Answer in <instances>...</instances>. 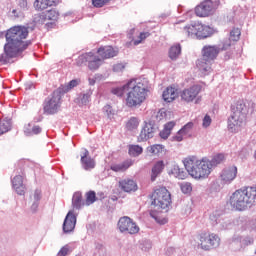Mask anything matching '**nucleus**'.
<instances>
[{
  "label": "nucleus",
  "instance_id": "47",
  "mask_svg": "<svg viewBox=\"0 0 256 256\" xmlns=\"http://www.w3.org/2000/svg\"><path fill=\"white\" fill-rule=\"evenodd\" d=\"M193 190V187L191 186V183L189 182H185L181 184V191L182 193H191V191Z\"/></svg>",
  "mask_w": 256,
  "mask_h": 256
},
{
  "label": "nucleus",
  "instance_id": "18",
  "mask_svg": "<svg viewBox=\"0 0 256 256\" xmlns=\"http://www.w3.org/2000/svg\"><path fill=\"white\" fill-rule=\"evenodd\" d=\"M80 163L84 171H91L96 165L95 159L91 158V156L89 155V150L87 149H84L82 151Z\"/></svg>",
  "mask_w": 256,
  "mask_h": 256
},
{
  "label": "nucleus",
  "instance_id": "12",
  "mask_svg": "<svg viewBox=\"0 0 256 256\" xmlns=\"http://www.w3.org/2000/svg\"><path fill=\"white\" fill-rule=\"evenodd\" d=\"M221 5V2L219 0L211 1V0H205L202 3H200L195 8V13L197 17H209V15H213L215 11H217V8Z\"/></svg>",
  "mask_w": 256,
  "mask_h": 256
},
{
  "label": "nucleus",
  "instance_id": "58",
  "mask_svg": "<svg viewBox=\"0 0 256 256\" xmlns=\"http://www.w3.org/2000/svg\"><path fill=\"white\" fill-rule=\"evenodd\" d=\"M95 248L98 249V251H101V249H103V245L99 242L95 243Z\"/></svg>",
  "mask_w": 256,
  "mask_h": 256
},
{
  "label": "nucleus",
  "instance_id": "26",
  "mask_svg": "<svg viewBox=\"0 0 256 256\" xmlns=\"http://www.w3.org/2000/svg\"><path fill=\"white\" fill-rule=\"evenodd\" d=\"M210 220L212 221V225H216L218 231H225V229H229V225H231L228 221L217 220L215 215H210Z\"/></svg>",
  "mask_w": 256,
  "mask_h": 256
},
{
  "label": "nucleus",
  "instance_id": "50",
  "mask_svg": "<svg viewBox=\"0 0 256 256\" xmlns=\"http://www.w3.org/2000/svg\"><path fill=\"white\" fill-rule=\"evenodd\" d=\"M124 70H125V64L123 63H118L113 66V71L115 73H121Z\"/></svg>",
  "mask_w": 256,
  "mask_h": 256
},
{
  "label": "nucleus",
  "instance_id": "31",
  "mask_svg": "<svg viewBox=\"0 0 256 256\" xmlns=\"http://www.w3.org/2000/svg\"><path fill=\"white\" fill-rule=\"evenodd\" d=\"M11 131V120L10 119H4L0 121V135H4V133H7Z\"/></svg>",
  "mask_w": 256,
  "mask_h": 256
},
{
  "label": "nucleus",
  "instance_id": "51",
  "mask_svg": "<svg viewBox=\"0 0 256 256\" xmlns=\"http://www.w3.org/2000/svg\"><path fill=\"white\" fill-rule=\"evenodd\" d=\"M18 6L20 7L21 11H27L29 9V3L27 0H20Z\"/></svg>",
  "mask_w": 256,
  "mask_h": 256
},
{
  "label": "nucleus",
  "instance_id": "35",
  "mask_svg": "<svg viewBox=\"0 0 256 256\" xmlns=\"http://www.w3.org/2000/svg\"><path fill=\"white\" fill-rule=\"evenodd\" d=\"M171 173L176 177V179H185V177H187V173H185L183 169L179 168V166H174Z\"/></svg>",
  "mask_w": 256,
  "mask_h": 256
},
{
  "label": "nucleus",
  "instance_id": "28",
  "mask_svg": "<svg viewBox=\"0 0 256 256\" xmlns=\"http://www.w3.org/2000/svg\"><path fill=\"white\" fill-rule=\"evenodd\" d=\"M179 55H181V45L176 44V45L171 46V48L169 50V58L172 61H177V59H179Z\"/></svg>",
  "mask_w": 256,
  "mask_h": 256
},
{
  "label": "nucleus",
  "instance_id": "38",
  "mask_svg": "<svg viewBox=\"0 0 256 256\" xmlns=\"http://www.w3.org/2000/svg\"><path fill=\"white\" fill-rule=\"evenodd\" d=\"M33 204L31 206V209L35 212L37 211V208L39 207V201H41V190H35L33 195Z\"/></svg>",
  "mask_w": 256,
  "mask_h": 256
},
{
  "label": "nucleus",
  "instance_id": "43",
  "mask_svg": "<svg viewBox=\"0 0 256 256\" xmlns=\"http://www.w3.org/2000/svg\"><path fill=\"white\" fill-rule=\"evenodd\" d=\"M103 112L108 117V119H113V117H115V109H113L111 105L104 106Z\"/></svg>",
  "mask_w": 256,
  "mask_h": 256
},
{
  "label": "nucleus",
  "instance_id": "44",
  "mask_svg": "<svg viewBox=\"0 0 256 256\" xmlns=\"http://www.w3.org/2000/svg\"><path fill=\"white\" fill-rule=\"evenodd\" d=\"M194 126H195V124L193 122H188L186 125H184L180 129V133H183L184 135H189V133H191V131H193Z\"/></svg>",
  "mask_w": 256,
  "mask_h": 256
},
{
  "label": "nucleus",
  "instance_id": "20",
  "mask_svg": "<svg viewBox=\"0 0 256 256\" xmlns=\"http://www.w3.org/2000/svg\"><path fill=\"white\" fill-rule=\"evenodd\" d=\"M12 187L16 191L17 195H25V184H23V176L16 175L12 179Z\"/></svg>",
  "mask_w": 256,
  "mask_h": 256
},
{
  "label": "nucleus",
  "instance_id": "61",
  "mask_svg": "<svg viewBox=\"0 0 256 256\" xmlns=\"http://www.w3.org/2000/svg\"><path fill=\"white\" fill-rule=\"evenodd\" d=\"M88 81H89V85H95L96 83L95 78H89Z\"/></svg>",
  "mask_w": 256,
  "mask_h": 256
},
{
  "label": "nucleus",
  "instance_id": "16",
  "mask_svg": "<svg viewBox=\"0 0 256 256\" xmlns=\"http://www.w3.org/2000/svg\"><path fill=\"white\" fill-rule=\"evenodd\" d=\"M75 225H77V216L73 212V210H70L63 222V233H73L75 231Z\"/></svg>",
  "mask_w": 256,
  "mask_h": 256
},
{
  "label": "nucleus",
  "instance_id": "34",
  "mask_svg": "<svg viewBox=\"0 0 256 256\" xmlns=\"http://www.w3.org/2000/svg\"><path fill=\"white\" fill-rule=\"evenodd\" d=\"M141 153H143V147H141L139 145H130L129 146V155H131V157H139V155H141Z\"/></svg>",
  "mask_w": 256,
  "mask_h": 256
},
{
  "label": "nucleus",
  "instance_id": "63",
  "mask_svg": "<svg viewBox=\"0 0 256 256\" xmlns=\"http://www.w3.org/2000/svg\"><path fill=\"white\" fill-rule=\"evenodd\" d=\"M254 158L256 159V150H255V152H254Z\"/></svg>",
  "mask_w": 256,
  "mask_h": 256
},
{
  "label": "nucleus",
  "instance_id": "23",
  "mask_svg": "<svg viewBox=\"0 0 256 256\" xmlns=\"http://www.w3.org/2000/svg\"><path fill=\"white\" fill-rule=\"evenodd\" d=\"M85 201H83V194L81 192L74 193L72 197V207L79 211L82 207H85Z\"/></svg>",
  "mask_w": 256,
  "mask_h": 256
},
{
  "label": "nucleus",
  "instance_id": "45",
  "mask_svg": "<svg viewBox=\"0 0 256 256\" xmlns=\"http://www.w3.org/2000/svg\"><path fill=\"white\" fill-rule=\"evenodd\" d=\"M149 35H151L149 32H141L138 39L134 40V45H141V43H143V41H145Z\"/></svg>",
  "mask_w": 256,
  "mask_h": 256
},
{
  "label": "nucleus",
  "instance_id": "49",
  "mask_svg": "<svg viewBox=\"0 0 256 256\" xmlns=\"http://www.w3.org/2000/svg\"><path fill=\"white\" fill-rule=\"evenodd\" d=\"M150 216L152 217V219H155L156 223H159L160 225H165V223H167V219L163 218H159L157 215H155V212H150Z\"/></svg>",
  "mask_w": 256,
  "mask_h": 256
},
{
  "label": "nucleus",
  "instance_id": "60",
  "mask_svg": "<svg viewBox=\"0 0 256 256\" xmlns=\"http://www.w3.org/2000/svg\"><path fill=\"white\" fill-rule=\"evenodd\" d=\"M249 225L252 227L253 231H256V221H251Z\"/></svg>",
  "mask_w": 256,
  "mask_h": 256
},
{
  "label": "nucleus",
  "instance_id": "10",
  "mask_svg": "<svg viewBox=\"0 0 256 256\" xmlns=\"http://www.w3.org/2000/svg\"><path fill=\"white\" fill-rule=\"evenodd\" d=\"M61 107V90H55L44 102V113L55 115Z\"/></svg>",
  "mask_w": 256,
  "mask_h": 256
},
{
  "label": "nucleus",
  "instance_id": "42",
  "mask_svg": "<svg viewBox=\"0 0 256 256\" xmlns=\"http://www.w3.org/2000/svg\"><path fill=\"white\" fill-rule=\"evenodd\" d=\"M162 150L163 146L160 144H155L147 148L148 153H151V155H158V153H161Z\"/></svg>",
  "mask_w": 256,
  "mask_h": 256
},
{
  "label": "nucleus",
  "instance_id": "7",
  "mask_svg": "<svg viewBox=\"0 0 256 256\" xmlns=\"http://www.w3.org/2000/svg\"><path fill=\"white\" fill-rule=\"evenodd\" d=\"M97 53L102 58H99L93 54V52H89L78 57V64L88 63L89 69H91V71H96L98 67L103 65V59H111L113 57H117L118 52L112 46H104L100 47Z\"/></svg>",
  "mask_w": 256,
  "mask_h": 256
},
{
  "label": "nucleus",
  "instance_id": "13",
  "mask_svg": "<svg viewBox=\"0 0 256 256\" xmlns=\"http://www.w3.org/2000/svg\"><path fill=\"white\" fill-rule=\"evenodd\" d=\"M118 229L121 233H129L130 235H135L139 233V226L137 223L133 222L131 218L124 216L118 221Z\"/></svg>",
  "mask_w": 256,
  "mask_h": 256
},
{
  "label": "nucleus",
  "instance_id": "39",
  "mask_svg": "<svg viewBox=\"0 0 256 256\" xmlns=\"http://www.w3.org/2000/svg\"><path fill=\"white\" fill-rule=\"evenodd\" d=\"M97 201V195L95 194V191H89L86 193V200L85 205L89 207V205H93Z\"/></svg>",
  "mask_w": 256,
  "mask_h": 256
},
{
  "label": "nucleus",
  "instance_id": "2",
  "mask_svg": "<svg viewBox=\"0 0 256 256\" xmlns=\"http://www.w3.org/2000/svg\"><path fill=\"white\" fill-rule=\"evenodd\" d=\"M229 47H231L230 42L219 45H205L202 48V58L196 61V67L203 77L211 73V62L217 59V55H219L221 51H227Z\"/></svg>",
  "mask_w": 256,
  "mask_h": 256
},
{
  "label": "nucleus",
  "instance_id": "41",
  "mask_svg": "<svg viewBox=\"0 0 256 256\" xmlns=\"http://www.w3.org/2000/svg\"><path fill=\"white\" fill-rule=\"evenodd\" d=\"M73 252V247L71 245L66 244L64 245L59 252L57 253V256H67L70 255Z\"/></svg>",
  "mask_w": 256,
  "mask_h": 256
},
{
  "label": "nucleus",
  "instance_id": "56",
  "mask_svg": "<svg viewBox=\"0 0 256 256\" xmlns=\"http://www.w3.org/2000/svg\"><path fill=\"white\" fill-rule=\"evenodd\" d=\"M42 129L37 126V125H34L33 127V130H32V135H39V133H41Z\"/></svg>",
  "mask_w": 256,
  "mask_h": 256
},
{
  "label": "nucleus",
  "instance_id": "30",
  "mask_svg": "<svg viewBox=\"0 0 256 256\" xmlns=\"http://www.w3.org/2000/svg\"><path fill=\"white\" fill-rule=\"evenodd\" d=\"M129 82H127L125 85L121 86V87H116L112 89V93L113 95H117V97H123V95H125V93L129 91Z\"/></svg>",
  "mask_w": 256,
  "mask_h": 256
},
{
  "label": "nucleus",
  "instance_id": "3",
  "mask_svg": "<svg viewBox=\"0 0 256 256\" xmlns=\"http://www.w3.org/2000/svg\"><path fill=\"white\" fill-rule=\"evenodd\" d=\"M147 80L132 79L128 81V92L126 94L127 107H141L147 99Z\"/></svg>",
  "mask_w": 256,
  "mask_h": 256
},
{
  "label": "nucleus",
  "instance_id": "24",
  "mask_svg": "<svg viewBox=\"0 0 256 256\" xmlns=\"http://www.w3.org/2000/svg\"><path fill=\"white\" fill-rule=\"evenodd\" d=\"M165 169V162L163 160H160L155 163V165L152 168V174H151V181H155L161 173H163V170Z\"/></svg>",
  "mask_w": 256,
  "mask_h": 256
},
{
  "label": "nucleus",
  "instance_id": "52",
  "mask_svg": "<svg viewBox=\"0 0 256 256\" xmlns=\"http://www.w3.org/2000/svg\"><path fill=\"white\" fill-rule=\"evenodd\" d=\"M183 137H185V135L183 134V132H181V130H179L177 134L173 137V140L181 143V141H183Z\"/></svg>",
  "mask_w": 256,
  "mask_h": 256
},
{
  "label": "nucleus",
  "instance_id": "59",
  "mask_svg": "<svg viewBox=\"0 0 256 256\" xmlns=\"http://www.w3.org/2000/svg\"><path fill=\"white\" fill-rule=\"evenodd\" d=\"M26 89H33V82H27L25 84Z\"/></svg>",
  "mask_w": 256,
  "mask_h": 256
},
{
  "label": "nucleus",
  "instance_id": "27",
  "mask_svg": "<svg viewBox=\"0 0 256 256\" xmlns=\"http://www.w3.org/2000/svg\"><path fill=\"white\" fill-rule=\"evenodd\" d=\"M79 83H81V80H78V79L71 80L68 84L61 85L58 91H60V94L69 93V91H71V89H75V87H77Z\"/></svg>",
  "mask_w": 256,
  "mask_h": 256
},
{
  "label": "nucleus",
  "instance_id": "40",
  "mask_svg": "<svg viewBox=\"0 0 256 256\" xmlns=\"http://www.w3.org/2000/svg\"><path fill=\"white\" fill-rule=\"evenodd\" d=\"M137 127H139V119H137L136 117L130 118L126 124V128L128 129V131H135Z\"/></svg>",
  "mask_w": 256,
  "mask_h": 256
},
{
  "label": "nucleus",
  "instance_id": "11",
  "mask_svg": "<svg viewBox=\"0 0 256 256\" xmlns=\"http://www.w3.org/2000/svg\"><path fill=\"white\" fill-rule=\"evenodd\" d=\"M199 241L203 251H212V249H217L221 245V238L215 233L201 234Z\"/></svg>",
  "mask_w": 256,
  "mask_h": 256
},
{
  "label": "nucleus",
  "instance_id": "36",
  "mask_svg": "<svg viewBox=\"0 0 256 256\" xmlns=\"http://www.w3.org/2000/svg\"><path fill=\"white\" fill-rule=\"evenodd\" d=\"M46 16V21H57L59 19V12L57 10L52 9L44 12Z\"/></svg>",
  "mask_w": 256,
  "mask_h": 256
},
{
  "label": "nucleus",
  "instance_id": "4",
  "mask_svg": "<svg viewBox=\"0 0 256 256\" xmlns=\"http://www.w3.org/2000/svg\"><path fill=\"white\" fill-rule=\"evenodd\" d=\"M230 206L235 211H245L256 203V187H246L236 190L229 199Z\"/></svg>",
  "mask_w": 256,
  "mask_h": 256
},
{
  "label": "nucleus",
  "instance_id": "14",
  "mask_svg": "<svg viewBox=\"0 0 256 256\" xmlns=\"http://www.w3.org/2000/svg\"><path fill=\"white\" fill-rule=\"evenodd\" d=\"M155 133H157V127L153 122H145L141 132L138 136V141H148V139H153L155 137Z\"/></svg>",
  "mask_w": 256,
  "mask_h": 256
},
{
  "label": "nucleus",
  "instance_id": "48",
  "mask_svg": "<svg viewBox=\"0 0 256 256\" xmlns=\"http://www.w3.org/2000/svg\"><path fill=\"white\" fill-rule=\"evenodd\" d=\"M110 0H92V5L97 8L104 7V5H107Z\"/></svg>",
  "mask_w": 256,
  "mask_h": 256
},
{
  "label": "nucleus",
  "instance_id": "15",
  "mask_svg": "<svg viewBox=\"0 0 256 256\" xmlns=\"http://www.w3.org/2000/svg\"><path fill=\"white\" fill-rule=\"evenodd\" d=\"M199 93H201V86L194 85L188 89H184L181 92L180 97L182 101H185L186 103H192V101H195V99H197Z\"/></svg>",
  "mask_w": 256,
  "mask_h": 256
},
{
  "label": "nucleus",
  "instance_id": "46",
  "mask_svg": "<svg viewBox=\"0 0 256 256\" xmlns=\"http://www.w3.org/2000/svg\"><path fill=\"white\" fill-rule=\"evenodd\" d=\"M34 127L35 125H33L32 123H28L24 125V134L26 135V137H33Z\"/></svg>",
  "mask_w": 256,
  "mask_h": 256
},
{
  "label": "nucleus",
  "instance_id": "22",
  "mask_svg": "<svg viewBox=\"0 0 256 256\" xmlns=\"http://www.w3.org/2000/svg\"><path fill=\"white\" fill-rule=\"evenodd\" d=\"M133 165L132 160H125L122 163L119 164H113L110 166L111 171H114L115 173H123L129 169Z\"/></svg>",
  "mask_w": 256,
  "mask_h": 256
},
{
  "label": "nucleus",
  "instance_id": "64",
  "mask_svg": "<svg viewBox=\"0 0 256 256\" xmlns=\"http://www.w3.org/2000/svg\"><path fill=\"white\" fill-rule=\"evenodd\" d=\"M196 103H199V98H197Z\"/></svg>",
  "mask_w": 256,
  "mask_h": 256
},
{
  "label": "nucleus",
  "instance_id": "25",
  "mask_svg": "<svg viewBox=\"0 0 256 256\" xmlns=\"http://www.w3.org/2000/svg\"><path fill=\"white\" fill-rule=\"evenodd\" d=\"M58 2L59 0H36L34 6L36 7V9H40V11H43L48 7H53V5H57Z\"/></svg>",
  "mask_w": 256,
  "mask_h": 256
},
{
  "label": "nucleus",
  "instance_id": "6",
  "mask_svg": "<svg viewBox=\"0 0 256 256\" xmlns=\"http://www.w3.org/2000/svg\"><path fill=\"white\" fill-rule=\"evenodd\" d=\"M183 164L193 179H207L213 172L211 162L207 158L197 160L195 157H188L184 159Z\"/></svg>",
  "mask_w": 256,
  "mask_h": 256
},
{
  "label": "nucleus",
  "instance_id": "57",
  "mask_svg": "<svg viewBox=\"0 0 256 256\" xmlns=\"http://www.w3.org/2000/svg\"><path fill=\"white\" fill-rule=\"evenodd\" d=\"M133 35H135V28L130 29L128 32V39H133Z\"/></svg>",
  "mask_w": 256,
  "mask_h": 256
},
{
  "label": "nucleus",
  "instance_id": "32",
  "mask_svg": "<svg viewBox=\"0 0 256 256\" xmlns=\"http://www.w3.org/2000/svg\"><path fill=\"white\" fill-rule=\"evenodd\" d=\"M91 95H92L91 91L80 94L79 97L77 98V103L79 105H87V103H89L91 99Z\"/></svg>",
  "mask_w": 256,
  "mask_h": 256
},
{
  "label": "nucleus",
  "instance_id": "54",
  "mask_svg": "<svg viewBox=\"0 0 256 256\" xmlns=\"http://www.w3.org/2000/svg\"><path fill=\"white\" fill-rule=\"evenodd\" d=\"M173 127H175L174 121H170L164 125V129H166V131H169V133H171V131H173Z\"/></svg>",
  "mask_w": 256,
  "mask_h": 256
},
{
  "label": "nucleus",
  "instance_id": "5",
  "mask_svg": "<svg viewBox=\"0 0 256 256\" xmlns=\"http://www.w3.org/2000/svg\"><path fill=\"white\" fill-rule=\"evenodd\" d=\"M253 107H255L254 103H245L243 100L232 106V114L228 118V130L230 133H239L241 131L243 121H245L250 111L253 113Z\"/></svg>",
  "mask_w": 256,
  "mask_h": 256
},
{
  "label": "nucleus",
  "instance_id": "55",
  "mask_svg": "<svg viewBox=\"0 0 256 256\" xmlns=\"http://www.w3.org/2000/svg\"><path fill=\"white\" fill-rule=\"evenodd\" d=\"M169 135H171V132H169L165 128L160 132L161 139H169Z\"/></svg>",
  "mask_w": 256,
  "mask_h": 256
},
{
  "label": "nucleus",
  "instance_id": "8",
  "mask_svg": "<svg viewBox=\"0 0 256 256\" xmlns=\"http://www.w3.org/2000/svg\"><path fill=\"white\" fill-rule=\"evenodd\" d=\"M183 33L186 37H191L192 39H207V37H211L215 33V29L201 23H194L185 26Z\"/></svg>",
  "mask_w": 256,
  "mask_h": 256
},
{
  "label": "nucleus",
  "instance_id": "29",
  "mask_svg": "<svg viewBox=\"0 0 256 256\" xmlns=\"http://www.w3.org/2000/svg\"><path fill=\"white\" fill-rule=\"evenodd\" d=\"M241 37V30L239 28H233L230 32V37L228 40H225L223 43H230L231 47V41H238Z\"/></svg>",
  "mask_w": 256,
  "mask_h": 256
},
{
  "label": "nucleus",
  "instance_id": "1",
  "mask_svg": "<svg viewBox=\"0 0 256 256\" xmlns=\"http://www.w3.org/2000/svg\"><path fill=\"white\" fill-rule=\"evenodd\" d=\"M29 30L25 26H14L6 33L7 43L4 45V54L0 55V63H9L10 59L17 57L21 51H25L29 47L30 42H25Z\"/></svg>",
  "mask_w": 256,
  "mask_h": 256
},
{
  "label": "nucleus",
  "instance_id": "19",
  "mask_svg": "<svg viewBox=\"0 0 256 256\" xmlns=\"http://www.w3.org/2000/svg\"><path fill=\"white\" fill-rule=\"evenodd\" d=\"M119 187L125 193H132L137 191V183L133 179H123L119 181Z\"/></svg>",
  "mask_w": 256,
  "mask_h": 256
},
{
  "label": "nucleus",
  "instance_id": "17",
  "mask_svg": "<svg viewBox=\"0 0 256 256\" xmlns=\"http://www.w3.org/2000/svg\"><path fill=\"white\" fill-rule=\"evenodd\" d=\"M237 177V167L236 166H230L228 168H224L220 174V179L222 183H225L226 185H229L230 183H233Z\"/></svg>",
  "mask_w": 256,
  "mask_h": 256
},
{
  "label": "nucleus",
  "instance_id": "62",
  "mask_svg": "<svg viewBox=\"0 0 256 256\" xmlns=\"http://www.w3.org/2000/svg\"><path fill=\"white\" fill-rule=\"evenodd\" d=\"M12 13H13L14 17H19V14L17 13V10H16V9H14V10L12 11Z\"/></svg>",
  "mask_w": 256,
  "mask_h": 256
},
{
  "label": "nucleus",
  "instance_id": "53",
  "mask_svg": "<svg viewBox=\"0 0 256 256\" xmlns=\"http://www.w3.org/2000/svg\"><path fill=\"white\" fill-rule=\"evenodd\" d=\"M209 125H211V116L206 115L203 119V123L202 126L207 129V127H209Z\"/></svg>",
  "mask_w": 256,
  "mask_h": 256
},
{
  "label": "nucleus",
  "instance_id": "9",
  "mask_svg": "<svg viewBox=\"0 0 256 256\" xmlns=\"http://www.w3.org/2000/svg\"><path fill=\"white\" fill-rule=\"evenodd\" d=\"M152 205L167 211L171 207V193L167 188L160 187L152 194Z\"/></svg>",
  "mask_w": 256,
  "mask_h": 256
},
{
  "label": "nucleus",
  "instance_id": "37",
  "mask_svg": "<svg viewBox=\"0 0 256 256\" xmlns=\"http://www.w3.org/2000/svg\"><path fill=\"white\" fill-rule=\"evenodd\" d=\"M46 21H47V17L45 16V12L35 14L33 17V23L35 25H44Z\"/></svg>",
  "mask_w": 256,
  "mask_h": 256
},
{
  "label": "nucleus",
  "instance_id": "21",
  "mask_svg": "<svg viewBox=\"0 0 256 256\" xmlns=\"http://www.w3.org/2000/svg\"><path fill=\"white\" fill-rule=\"evenodd\" d=\"M177 97H179V93L177 92V89L173 87H168L162 94V99L165 103H172V101H175Z\"/></svg>",
  "mask_w": 256,
  "mask_h": 256
},
{
  "label": "nucleus",
  "instance_id": "33",
  "mask_svg": "<svg viewBox=\"0 0 256 256\" xmlns=\"http://www.w3.org/2000/svg\"><path fill=\"white\" fill-rule=\"evenodd\" d=\"M224 159H225V155L218 154V155L214 156L211 160H209V162L211 164L212 171H213V169H215V167L220 165V163H223Z\"/></svg>",
  "mask_w": 256,
  "mask_h": 256
}]
</instances>
